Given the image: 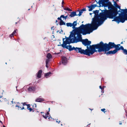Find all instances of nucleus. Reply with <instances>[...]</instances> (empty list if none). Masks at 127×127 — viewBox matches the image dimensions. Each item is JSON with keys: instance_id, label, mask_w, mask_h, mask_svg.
Here are the masks:
<instances>
[{"instance_id": "nucleus-1", "label": "nucleus", "mask_w": 127, "mask_h": 127, "mask_svg": "<svg viewBox=\"0 0 127 127\" xmlns=\"http://www.w3.org/2000/svg\"><path fill=\"white\" fill-rule=\"evenodd\" d=\"M73 35L70 33V34L68 37L65 36V38H63V44L58 45V46H61L63 48H65L68 49L69 51H71L74 50L77 53H80L81 54H84L86 55L90 56V47H87V49L85 50L82 49L81 48L75 47H72L71 45H66L67 44H70L71 43H76L75 37Z\"/></svg>"}, {"instance_id": "nucleus-2", "label": "nucleus", "mask_w": 127, "mask_h": 127, "mask_svg": "<svg viewBox=\"0 0 127 127\" xmlns=\"http://www.w3.org/2000/svg\"><path fill=\"white\" fill-rule=\"evenodd\" d=\"M98 27L95 24L93 25L92 22L91 24H88L85 25L82 24L75 30H73L72 31L70 32V33L73 34L75 37H79L80 39L81 37H82L81 34L83 35L90 34L93 31L97 29Z\"/></svg>"}, {"instance_id": "nucleus-3", "label": "nucleus", "mask_w": 127, "mask_h": 127, "mask_svg": "<svg viewBox=\"0 0 127 127\" xmlns=\"http://www.w3.org/2000/svg\"><path fill=\"white\" fill-rule=\"evenodd\" d=\"M115 45L114 42H109L108 44H107L104 43L103 42L101 41L99 43L90 45L89 48L90 56L97 51L98 52H102V51L107 52L114 48Z\"/></svg>"}, {"instance_id": "nucleus-4", "label": "nucleus", "mask_w": 127, "mask_h": 127, "mask_svg": "<svg viewBox=\"0 0 127 127\" xmlns=\"http://www.w3.org/2000/svg\"><path fill=\"white\" fill-rule=\"evenodd\" d=\"M118 7H115L114 6L113 8L112 11L115 14L116 16L118 14V12H120L121 13H119V16H117L114 18V19L112 20V21L116 22L118 24L120 22L122 23H124L126 19L124 17L125 13H127V9H121L118 11Z\"/></svg>"}, {"instance_id": "nucleus-5", "label": "nucleus", "mask_w": 127, "mask_h": 127, "mask_svg": "<svg viewBox=\"0 0 127 127\" xmlns=\"http://www.w3.org/2000/svg\"><path fill=\"white\" fill-rule=\"evenodd\" d=\"M99 11V10H96L93 11V13L95 14L94 18H93L91 22L93 23V25H96L99 26L101 25H100V22L102 20L103 14V12L100 13L98 14Z\"/></svg>"}, {"instance_id": "nucleus-6", "label": "nucleus", "mask_w": 127, "mask_h": 127, "mask_svg": "<svg viewBox=\"0 0 127 127\" xmlns=\"http://www.w3.org/2000/svg\"><path fill=\"white\" fill-rule=\"evenodd\" d=\"M104 10H101L100 9H99L101 10L102 12H103L102 20L100 22V25H101L107 18L114 19L115 17H116L115 13L112 11V10H107L105 8H104Z\"/></svg>"}, {"instance_id": "nucleus-7", "label": "nucleus", "mask_w": 127, "mask_h": 127, "mask_svg": "<svg viewBox=\"0 0 127 127\" xmlns=\"http://www.w3.org/2000/svg\"><path fill=\"white\" fill-rule=\"evenodd\" d=\"M76 43L79 42H82V44L84 45L85 46H87L88 47V46L90 45L91 43V41L88 40L87 39H82V37H81V38L80 39L79 38V37H75Z\"/></svg>"}, {"instance_id": "nucleus-8", "label": "nucleus", "mask_w": 127, "mask_h": 127, "mask_svg": "<svg viewBox=\"0 0 127 127\" xmlns=\"http://www.w3.org/2000/svg\"><path fill=\"white\" fill-rule=\"evenodd\" d=\"M102 52H104V54H106L107 55L109 54H114L117 53L114 50H111L108 52L105 51H102Z\"/></svg>"}, {"instance_id": "nucleus-9", "label": "nucleus", "mask_w": 127, "mask_h": 127, "mask_svg": "<svg viewBox=\"0 0 127 127\" xmlns=\"http://www.w3.org/2000/svg\"><path fill=\"white\" fill-rule=\"evenodd\" d=\"M62 63L64 65H66L67 63V59L66 57L63 56L62 59Z\"/></svg>"}, {"instance_id": "nucleus-10", "label": "nucleus", "mask_w": 127, "mask_h": 127, "mask_svg": "<svg viewBox=\"0 0 127 127\" xmlns=\"http://www.w3.org/2000/svg\"><path fill=\"white\" fill-rule=\"evenodd\" d=\"M97 6L96 4H92L90 6H87V7L89 8L88 10L89 11H91L94 9L95 7Z\"/></svg>"}, {"instance_id": "nucleus-11", "label": "nucleus", "mask_w": 127, "mask_h": 127, "mask_svg": "<svg viewBox=\"0 0 127 127\" xmlns=\"http://www.w3.org/2000/svg\"><path fill=\"white\" fill-rule=\"evenodd\" d=\"M41 96H39V97L36 98L35 100L36 102H41L44 101V98L41 97Z\"/></svg>"}, {"instance_id": "nucleus-12", "label": "nucleus", "mask_w": 127, "mask_h": 127, "mask_svg": "<svg viewBox=\"0 0 127 127\" xmlns=\"http://www.w3.org/2000/svg\"><path fill=\"white\" fill-rule=\"evenodd\" d=\"M35 89V88L34 86L30 87L28 88V90L29 92H34Z\"/></svg>"}, {"instance_id": "nucleus-13", "label": "nucleus", "mask_w": 127, "mask_h": 127, "mask_svg": "<svg viewBox=\"0 0 127 127\" xmlns=\"http://www.w3.org/2000/svg\"><path fill=\"white\" fill-rule=\"evenodd\" d=\"M42 72V71L41 70H39L37 74V77L38 78H40L41 76V74Z\"/></svg>"}, {"instance_id": "nucleus-14", "label": "nucleus", "mask_w": 127, "mask_h": 127, "mask_svg": "<svg viewBox=\"0 0 127 127\" xmlns=\"http://www.w3.org/2000/svg\"><path fill=\"white\" fill-rule=\"evenodd\" d=\"M69 13H70V14L69 15V16L70 17H74L75 16H78L77 14V15L76 14V12L73 11L71 12H69Z\"/></svg>"}, {"instance_id": "nucleus-15", "label": "nucleus", "mask_w": 127, "mask_h": 127, "mask_svg": "<svg viewBox=\"0 0 127 127\" xmlns=\"http://www.w3.org/2000/svg\"><path fill=\"white\" fill-rule=\"evenodd\" d=\"M52 74V73L50 72H49L48 73H45V76L46 78H48L51 76Z\"/></svg>"}, {"instance_id": "nucleus-16", "label": "nucleus", "mask_w": 127, "mask_h": 127, "mask_svg": "<svg viewBox=\"0 0 127 127\" xmlns=\"http://www.w3.org/2000/svg\"><path fill=\"white\" fill-rule=\"evenodd\" d=\"M114 48H115L114 50L116 52L120 50V47L117 46L116 44L115 45Z\"/></svg>"}, {"instance_id": "nucleus-17", "label": "nucleus", "mask_w": 127, "mask_h": 127, "mask_svg": "<svg viewBox=\"0 0 127 127\" xmlns=\"http://www.w3.org/2000/svg\"><path fill=\"white\" fill-rule=\"evenodd\" d=\"M114 4L115 6V7H118V8H119V10H120V6L117 4L116 2L114 1Z\"/></svg>"}, {"instance_id": "nucleus-18", "label": "nucleus", "mask_w": 127, "mask_h": 127, "mask_svg": "<svg viewBox=\"0 0 127 127\" xmlns=\"http://www.w3.org/2000/svg\"><path fill=\"white\" fill-rule=\"evenodd\" d=\"M47 57L48 59H50L52 58V56L50 53H48L47 54Z\"/></svg>"}, {"instance_id": "nucleus-19", "label": "nucleus", "mask_w": 127, "mask_h": 127, "mask_svg": "<svg viewBox=\"0 0 127 127\" xmlns=\"http://www.w3.org/2000/svg\"><path fill=\"white\" fill-rule=\"evenodd\" d=\"M64 9L65 10H67L69 11H72V10L69 8L67 7H64Z\"/></svg>"}, {"instance_id": "nucleus-20", "label": "nucleus", "mask_w": 127, "mask_h": 127, "mask_svg": "<svg viewBox=\"0 0 127 127\" xmlns=\"http://www.w3.org/2000/svg\"><path fill=\"white\" fill-rule=\"evenodd\" d=\"M59 25L60 26H62L63 25H65V23L63 20L60 21V22Z\"/></svg>"}, {"instance_id": "nucleus-21", "label": "nucleus", "mask_w": 127, "mask_h": 127, "mask_svg": "<svg viewBox=\"0 0 127 127\" xmlns=\"http://www.w3.org/2000/svg\"><path fill=\"white\" fill-rule=\"evenodd\" d=\"M79 10V13L77 15L78 16H80L82 15V14L83 13V11H82L81 10Z\"/></svg>"}, {"instance_id": "nucleus-22", "label": "nucleus", "mask_w": 127, "mask_h": 127, "mask_svg": "<svg viewBox=\"0 0 127 127\" xmlns=\"http://www.w3.org/2000/svg\"><path fill=\"white\" fill-rule=\"evenodd\" d=\"M66 25L67 27H71L72 26V23H66Z\"/></svg>"}, {"instance_id": "nucleus-23", "label": "nucleus", "mask_w": 127, "mask_h": 127, "mask_svg": "<svg viewBox=\"0 0 127 127\" xmlns=\"http://www.w3.org/2000/svg\"><path fill=\"white\" fill-rule=\"evenodd\" d=\"M72 26H76L77 25V21H74L73 23H72Z\"/></svg>"}, {"instance_id": "nucleus-24", "label": "nucleus", "mask_w": 127, "mask_h": 127, "mask_svg": "<svg viewBox=\"0 0 127 127\" xmlns=\"http://www.w3.org/2000/svg\"><path fill=\"white\" fill-rule=\"evenodd\" d=\"M108 3L107 4V5H108V6H113V5L111 3L110 1H108V2H107Z\"/></svg>"}, {"instance_id": "nucleus-25", "label": "nucleus", "mask_w": 127, "mask_h": 127, "mask_svg": "<svg viewBox=\"0 0 127 127\" xmlns=\"http://www.w3.org/2000/svg\"><path fill=\"white\" fill-rule=\"evenodd\" d=\"M61 17H62V18L65 19V20H66L67 17V15H66V16H64L63 15H61Z\"/></svg>"}, {"instance_id": "nucleus-26", "label": "nucleus", "mask_w": 127, "mask_h": 127, "mask_svg": "<svg viewBox=\"0 0 127 127\" xmlns=\"http://www.w3.org/2000/svg\"><path fill=\"white\" fill-rule=\"evenodd\" d=\"M113 6H108V8L109 9H110V10H112L113 8Z\"/></svg>"}, {"instance_id": "nucleus-27", "label": "nucleus", "mask_w": 127, "mask_h": 127, "mask_svg": "<svg viewBox=\"0 0 127 127\" xmlns=\"http://www.w3.org/2000/svg\"><path fill=\"white\" fill-rule=\"evenodd\" d=\"M123 53L127 55V50L125 49L123 51Z\"/></svg>"}, {"instance_id": "nucleus-28", "label": "nucleus", "mask_w": 127, "mask_h": 127, "mask_svg": "<svg viewBox=\"0 0 127 127\" xmlns=\"http://www.w3.org/2000/svg\"><path fill=\"white\" fill-rule=\"evenodd\" d=\"M43 117L45 119H47L48 117V116H46V115L45 114L42 115Z\"/></svg>"}, {"instance_id": "nucleus-29", "label": "nucleus", "mask_w": 127, "mask_h": 127, "mask_svg": "<svg viewBox=\"0 0 127 127\" xmlns=\"http://www.w3.org/2000/svg\"><path fill=\"white\" fill-rule=\"evenodd\" d=\"M120 50H123L124 51V50L125 49H124V47L122 46H121L120 47Z\"/></svg>"}, {"instance_id": "nucleus-30", "label": "nucleus", "mask_w": 127, "mask_h": 127, "mask_svg": "<svg viewBox=\"0 0 127 127\" xmlns=\"http://www.w3.org/2000/svg\"><path fill=\"white\" fill-rule=\"evenodd\" d=\"M49 59H47L46 61V64H48L49 62Z\"/></svg>"}, {"instance_id": "nucleus-31", "label": "nucleus", "mask_w": 127, "mask_h": 127, "mask_svg": "<svg viewBox=\"0 0 127 127\" xmlns=\"http://www.w3.org/2000/svg\"><path fill=\"white\" fill-rule=\"evenodd\" d=\"M28 110H29L31 112V111H33V112H34V110H33L31 108H29L28 109Z\"/></svg>"}, {"instance_id": "nucleus-32", "label": "nucleus", "mask_w": 127, "mask_h": 127, "mask_svg": "<svg viewBox=\"0 0 127 127\" xmlns=\"http://www.w3.org/2000/svg\"><path fill=\"white\" fill-rule=\"evenodd\" d=\"M109 0H105L104 2V4H107L108 2H108V1Z\"/></svg>"}, {"instance_id": "nucleus-33", "label": "nucleus", "mask_w": 127, "mask_h": 127, "mask_svg": "<svg viewBox=\"0 0 127 127\" xmlns=\"http://www.w3.org/2000/svg\"><path fill=\"white\" fill-rule=\"evenodd\" d=\"M62 18V17H61V16L60 17L58 18L57 19L58 20H60V21H61L62 20L61 19Z\"/></svg>"}, {"instance_id": "nucleus-34", "label": "nucleus", "mask_w": 127, "mask_h": 127, "mask_svg": "<svg viewBox=\"0 0 127 127\" xmlns=\"http://www.w3.org/2000/svg\"><path fill=\"white\" fill-rule=\"evenodd\" d=\"M99 87V88L101 90H104V87H102L101 86H100Z\"/></svg>"}, {"instance_id": "nucleus-35", "label": "nucleus", "mask_w": 127, "mask_h": 127, "mask_svg": "<svg viewBox=\"0 0 127 127\" xmlns=\"http://www.w3.org/2000/svg\"><path fill=\"white\" fill-rule=\"evenodd\" d=\"M22 104H23V106H24L25 105H27V104L25 102H24V103H22Z\"/></svg>"}, {"instance_id": "nucleus-36", "label": "nucleus", "mask_w": 127, "mask_h": 127, "mask_svg": "<svg viewBox=\"0 0 127 127\" xmlns=\"http://www.w3.org/2000/svg\"><path fill=\"white\" fill-rule=\"evenodd\" d=\"M102 5V6H104V7H107L108 6V5H105V4H104Z\"/></svg>"}, {"instance_id": "nucleus-37", "label": "nucleus", "mask_w": 127, "mask_h": 127, "mask_svg": "<svg viewBox=\"0 0 127 127\" xmlns=\"http://www.w3.org/2000/svg\"><path fill=\"white\" fill-rule=\"evenodd\" d=\"M27 109H28L29 108H30V104H27Z\"/></svg>"}, {"instance_id": "nucleus-38", "label": "nucleus", "mask_w": 127, "mask_h": 127, "mask_svg": "<svg viewBox=\"0 0 127 127\" xmlns=\"http://www.w3.org/2000/svg\"><path fill=\"white\" fill-rule=\"evenodd\" d=\"M76 15L79 13V10L76 11Z\"/></svg>"}, {"instance_id": "nucleus-39", "label": "nucleus", "mask_w": 127, "mask_h": 127, "mask_svg": "<svg viewBox=\"0 0 127 127\" xmlns=\"http://www.w3.org/2000/svg\"><path fill=\"white\" fill-rule=\"evenodd\" d=\"M14 34L12 32L11 34L10 35V36L11 37H12Z\"/></svg>"}, {"instance_id": "nucleus-40", "label": "nucleus", "mask_w": 127, "mask_h": 127, "mask_svg": "<svg viewBox=\"0 0 127 127\" xmlns=\"http://www.w3.org/2000/svg\"><path fill=\"white\" fill-rule=\"evenodd\" d=\"M36 104H34L33 105V107H36Z\"/></svg>"}, {"instance_id": "nucleus-41", "label": "nucleus", "mask_w": 127, "mask_h": 127, "mask_svg": "<svg viewBox=\"0 0 127 127\" xmlns=\"http://www.w3.org/2000/svg\"><path fill=\"white\" fill-rule=\"evenodd\" d=\"M81 10L83 11H86V9L85 8H84L82 9H81Z\"/></svg>"}, {"instance_id": "nucleus-42", "label": "nucleus", "mask_w": 127, "mask_h": 127, "mask_svg": "<svg viewBox=\"0 0 127 127\" xmlns=\"http://www.w3.org/2000/svg\"><path fill=\"white\" fill-rule=\"evenodd\" d=\"M105 110V109L104 108L102 109H101V110L102 111L104 112V113L105 112V111H104Z\"/></svg>"}, {"instance_id": "nucleus-43", "label": "nucleus", "mask_w": 127, "mask_h": 127, "mask_svg": "<svg viewBox=\"0 0 127 127\" xmlns=\"http://www.w3.org/2000/svg\"><path fill=\"white\" fill-rule=\"evenodd\" d=\"M72 26V28L73 29H75H75H76V28H75V26Z\"/></svg>"}, {"instance_id": "nucleus-44", "label": "nucleus", "mask_w": 127, "mask_h": 127, "mask_svg": "<svg viewBox=\"0 0 127 127\" xmlns=\"http://www.w3.org/2000/svg\"><path fill=\"white\" fill-rule=\"evenodd\" d=\"M17 30H14V32H13V33L14 34L15 33H16V31Z\"/></svg>"}, {"instance_id": "nucleus-45", "label": "nucleus", "mask_w": 127, "mask_h": 127, "mask_svg": "<svg viewBox=\"0 0 127 127\" xmlns=\"http://www.w3.org/2000/svg\"><path fill=\"white\" fill-rule=\"evenodd\" d=\"M45 114L46 115V116H48V115L49 114V112H47L46 114Z\"/></svg>"}, {"instance_id": "nucleus-46", "label": "nucleus", "mask_w": 127, "mask_h": 127, "mask_svg": "<svg viewBox=\"0 0 127 127\" xmlns=\"http://www.w3.org/2000/svg\"><path fill=\"white\" fill-rule=\"evenodd\" d=\"M116 45L119 46V47H120V46H121V45L120 44H117Z\"/></svg>"}, {"instance_id": "nucleus-47", "label": "nucleus", "mask_w": 127, "mask_h": 127, "mask_svg": "<svg viewBox=\"0 0 127 127\" xmlns=\"http://www.w3.org/2000/svg\"><path fill=\"white\" fill-rule=\"evenodd\" d=\"M48 64H46V67H47V68L48 67Z\"/></svg>"}, {"instance_id": "nucleus-48", "label": "nucleus", "mask_w": 127, "mask_h": 127, "mask_svg": "<svg viewBox=\"0 0 127 127\" xmlns=\"http://www.w3.org/2000/svg\"><path fill=\"white\" fill-rule=\"evenodd\" d=\"M60 52L58 53H55V54L58 55V54H60Z\"/></svg>"}, {"instance_id": "nucleus-49", "label": "nucleus", "mask_w": 127, "mask_h": 127, "mask_svg": "<svg viewBox=\"0 0 127 127\" xmlns=\"http://www.w3.org/2000/svg\"><path fill=\"white\" fill-rule=\"evenodd\" d=\"M62 5H63V4L64 3V1L63 0L62 2Z\"/></svg>"}, {"instance_id": "nucleus-50", "label": "nucleus", "mask_w": 127, "mask_h": 127, "mask_svg": "<svg viewBox=\"0 0 127 127\" xmlns=\"http://www.w3.org/2000/svg\"><path fill=\"white\" fill-rule=\"evenodd\" d=\"M56 122L58 123H59L60 122V121H57Z\"/></svg>"}, {"instance_id": "nucleus-51", "label": "nucleus", "mask_w": 127, "mask_h": 127, "mask_svg": "<svg viewBox=\"0 0 127 127\" xmlns=\"http://www.w3.org/2000/svg\"><path fill=\"white\" fill-rule=\"evenodd\" d=\"M101 92L102 93H104V90H102Z\"/></svg>"}, {"instance_id": "nucleus-52", "label": "nucleus", "mask_w": 127, "mask_h": 127, "mask_svg": "<svg viewBox=\"0 0 127 127\" xmlns=\"http://www.w3.org/2000/svg\"><path fill=\"white\" fill-rule=\"evenodd\" d=\"M61 30V32H59V33H62V32H63V31L62 30Z\"/></svg>"}, {"instance_id": "nucleus-53", "label": "nucleus", "mask_w": 127, "mask_h": 127, "mask_svg": "<svg viewBox=\"0 0 127 127\" xmlns=\"http://www.w3.org/2000/svg\"><path fill=\"white\" fill-rule=\"evenodd\" d=\"M61 6H62V7L63 8H64V6H63V5H62H62Z\"/></svg>"}, {"instance_id": "nucleus-54", "label": "nucleus", "mask_w": 127, "mask_h": 127, "mask_svg": "<svg viewBox=\"0 0 127 127\" xmlns=\"http://www.w3.org/2000/svg\"><path fill=\"white\" fill-rule=\"evenodd\" d=\"M23 109H24V107H23L21 109L22 110Z\"/></svg>"}, {"instance_id": "nucleus-55", "label": "nucleus", "mask_w": 127, "mask_h": 127, "mask_svg": "<svg viewBox=\"0 0 127 127\" xmlns=\"http://www.w3.org/2000/svg\"><path fill=\"white\" fill-rule=\"evenodd\" d=\"M16 107H19V106H18L17 105H16V106H15Z\"/></svg>"}, {"instance_id": "nucleus-56", "label": "nucleus", "mask_w": 127, "mask_h": 127, "mask_svg": "<svg viewBox=\"0 0 127 127\" xmlns=\"http://www.w3.org/2000/svg\"><path fill=\"white\" fill-rule=\"evenodd\" d=\"M93 13H90V15H92V14H93Z\"/></svg>"}, {"instance_id": "nucleus-57", "label": "nucleus", "mask_w": 127, "mask_h": 127, "mask_svg": "<svg viewBox=\"0 0 127 127\" xmlns=\"http://www.w3.org/2000/svg\"><path fill=\"white\" fill-rule=\"evenodd\" d=\"M0 122L2 124H2L3 123L2 122V121H0Z\"/></svg>"}, {"instance_id": "nucleus-58", "label": "nucleus", "mask_w": 127, "mask_h": 127, "mask_svg": "<svg viewBox=\"0 0 127 127\" xmlns=\"http://www.w3.org/2000/svg\"><path fill=\"white\" fill-rule=\"evenodd\" d=\"M95 0V1L97 3V2H98L97 1V0Z\"/></svg>"}, {"instance_id": "nucleus-59", "label": "nucleus", "mask_w": 127, "mask_h": 127, "mask_svg": "<svg viewBox=\"0 0 127 127\" xmlns=\"http://www.w3.org/2000/svg\"><path fill=\"white\" fill-rule=\"evenodd\" d=\"M11 102L12 103H14L13 102V101H11Z\"/></svg>"}, {"instance_id": "nucleus-60", "label": "nucleus", "mask_w": 127, "mask_h": 127, "mask_svg": "<svg viewBox=\"0 0 127 127\" xmlns=\"http://www.w3.org/2000/svg\"><path fill=\"white\" fill-rule=\"evenodd\" d=\"M51 102L52 103H53V102H54V101H51Z\"/></svg>"}, {"instance_id": "nucleus-61", "label": "nucleus", "mask_w": 127, "mask_h": 127, "mask_svg": "<svg viewBox=\"0 0 127 127\" xmlns=\"http://www.w3.org/2000/svg\"><path fill=\"white\" fill-rule=\"evenodd\" d=\"M19 22V21H18V22H16V23H15V24H17L18 23V22Z\"/></svg>"}, {"instance_id": "nucleus-62", "label": "nucleus", "mask_w": 127, "mask_h": 127, "mask_svg": "<svg viewBox=\"0 0 127 127\" xmlns=\"http://www.w3.org/2000/svg\"><path fill=\"white\" fill-rule=\"evenodd\" d=\"M48 110H49V111L48 112L50 111V108H49Z\"/></svg>"}, {"instance_id": "nucleus-63", "label": "nucleus", "mask_w": 127, "mask_h": 127, "mask_svg": "<svg viewBox=\"0 0 127 127\" xmlns=\"http://www.w3.org/2000/svg\"><path fill=\"white\" fill-rule=\"evenodd\" d=\"M53 27H52V28H51V30H52V29H53Z\"/></svg>"}, {"instance_id": "nucleus-64", "label": "nucleus", "mask_w": 127, "mask_h": 127, "mask_svg": "<svg viewBox=\"0 0 127 127\" xmlns=\"http://www.w3.org/2000/svg\"><path fill=\"white\" fill-rule=\"evenodd\" d=\"M103 80V78H102L101 79V81H102V80Z\"/></svg>"}]
</instances>
